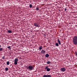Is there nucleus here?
I'll list each match as a JSON object with an SVG mask.
<instances>
[{
  "mask_svg": "<svg viewBox=\"0 0 77 77\" xmlns=\"http://www.w3.org/2000/svg\"><path fill=\"white\" fill-rule=\"evenodd\" d=\"M27 69H29L30 71H32L34 69V65L29 66L27 67Z\"/></svg>",
  "mask_w": 77,
  "mask_h": 77,
  "instance_id": "f257e3e1",
  "label": "nucleus"
},
{
  "mask_svg": "<svg viewBox=\"0 0 77 77\" xmlns=\"http://www.w3.org/2000/svg\"><path fill=\"white\" fill-rule=\"evenodd\" d=\"M73 42L75 45H77V36H75L73 38Z\"/></svg>",
  "mask_w": 77,
  "mask_h": 77,
  "instance_id": "f03ea898",
  "label": "nucleus"
},
{
  "mask_svg": "<svg viewBox=\"0 0 77 77\" xmlns=\"http://www.w3.org/2000/svg\"><path fill=\"white\" fill-rule=\"evenodd\" d=\"M18 58H15L14 60V64L15 65L18 64Z\"/></svg>",
  "mask_w": 77,
  "mask_h": 77,
  "instance_id": "7ed1b4c3",
  "label": "nucleus"
},
{
  "mask_svg": "<svg viewBox=\"0 0 77 77\" xmlns=\"http://www.w3.org/2000/svg\"><path fill=\"white\" fill-rule=\"evenodd\" d=\"M60 71H62V72H64V71H66V69L64 67L62 68H61Z\"/></svg>",
  "mask_w": 77,
  "mask_h": 77,
  "instance_id": "20e7f679",
  "label": "nucleus"
},
{
  "mask_svg": "<svg viewBox=\"0 0 77 77\" xmlns=\"http://www.w3.org/2000/svg\"><path fill=\"white\" fill-rule=\"evenodd\" d=\"M49 66H46L45 67V69L47 71H50V69L49 68H48Z\"/></svg>",
  "mask_w": 77,
  "mask_h": 77,
  "instance_id": "39448f33",
  "label": "nucleus"
},
{
  "mask_svg": "<svg viewBox=\"0 0 77 77\" xmlns=\"http://www.w3.org/2000/svg\"><path fill=\"white\" fill-rule=\"evenodd\" d=\"M43 77H51V75H44Z\"/></svg>",
  "mask_w": 77,
  "mask_h": 77,
  "instance_id": "423d86ee",
  "label": "nucleus"
},
{
  "mask_svg": "<svg viewBox=\"0 0 77 77\" xmlns=\"http://www.w3.org/2000/svg\"><path fill=\"white\" fill-rule=\"evenodd\" d=\"M34 25V26L38 27L40 26H39V25L36 23H35Z\"/></svg>",
  "mask_w": 77,
  "mask_h": 77,
  "instance_id": "0eeeda50",
  "label": "nucleus"
},
{
  "mask_svg": "<svg viewBox=\"0 0 77 77\" xmlns=\"http://www.w3.org/2000/svg\"><path fill=\"white\" fill-rule=\"evenodd\" d=\"M41 52L43 53V54H45V51L43 50H42Z\"/></svg>",
  "mask_w": 77,
  "mask_h": 77,
  "instance_id": "6e6552de",
  "label": "nucleus"
},
{
  "mask_svg": "<svg viewBox=\"0 0 77 77\" xmlns=\"http://www.w3.org/2000/svg\"><path fill=\"white\" fill-rule=\"evenodd\" d=\"M57 41V42H58L59 44L60 45L61 44V42H60V41L59 40V39H58Z\"/></svg>",
  "mask_w": 77,
  "mask_h": 77,
  "instance_id": "1a4fd4ad",
  "label": "nucleus"
},
{
  "mask_svg": "<svg viewBox=\"0 0 77 77\" xmlns=\"http://www.w3.org/2000/svg\"><path fill=\"white\" fill-rule=\"evenodd\" d=\"M42 49V46H40L39 47V48L38 49V50H41Z\"/></svg>",
  "mask_w": 77,
  "mask_h": 77,
  "instance_id": "9d476101",
  "label": "nucleus"
},
{
  "mask_svg": "<svg viewBox=\"0 0 77 77\" xmlns=\"http://www.w3.org/2000/svg\"><path fill=\"white\" fill-rule=\"evenodd\" d=\"M49 56V55L48 54H47L45 55V57H48Z\"/></svg>",
  "mask_w": 77,
  "mask_h": 77,
  "instance_id": "9b49d317",
  "label": "nucleus"
},
{
  "mask_svg": "<svg viewBox=\"0 0 77 77\" xmlns=\"http://www.w3.org/2000/svg\"><path fill=\"white\" fill-rule=\"evenodd\" d=\"M8 33H12V31L11 30H8Z\"/></svg>",
  "mask_w": 77,
  "mask_h": 77,
  "instance_id": "f8f14e48",
  "label": "nucleus"
},
{
  "mask_svg": "<svg viewBox=\"0 0 77 77\" xmlns=\"http://www.w3.org/2000/svg\"><path fill=\"white\" fill-rule=\"evenodd\" d=\"M3 48H0V51H3Z\"/></svg>",
  "mask_w": 77,
  "mask_h": 77,
  "instance_id": "ddd939ff",
  "label": "nucleus"
},
{
  "mask_svg": "<svg viewBox=\"0 0 77 77\" xmlns=\"http://www.w3.org/2000/svg\"><path fill=\"white\" fill-rule=\"evenodd\" d=\"M55 45H56L58 47L59 46V44H58V43H57L55 44Z\"/></svg>",
  "mask_w": 77,
  "mask_h": 77,
  "instance_id": "4468645a",
  "label": "nucleus"
},
{
  "mask_svg": "<svg viewBox=\"0 0 77 77\" xmlns=\"http://www.w3.org/2000/svg\"><path fill=\"white\" fill-rule=\"evenodd\" d=\"M9 69H8V67H6L5 68V71H8V70Z\"/></svg>",
  "mask_w": 77,
  "mask_h": 77,
  "instance_id": "2eb2a0df",
  "label": "nucleus"
},
{
  "mask_svg": "<svg viewBox=\"0 0 77 77\" xmlns=\"http://www.w3.org/2000/svg\"><path fill=\"white\" fill-rule=\"evenodd\" d=\"M51 63V62L50 61H48L47 62V64H50Z\"/></svg>",
  "mask_w": 77,
  "mask_h": 77,
  "instance_id": "dca6fc26",
  "label": "nucleus"
},
{
  "mask_svg": "<svg viewBox=\"0 0 77 77\" xmlns=\"http://www.w3.org/2000/svg\"><path fill=\"white\" fill-rule=\"evenodd\" d=\"M7 64L8 65H9V61H8L7 62Z\"/></svg>",
  "mask_w": 77,
  "mask_h": 77,
  "instance_id": "f3484780",
  "label": "nucleus"
},
{
  "mask_svg": "<svg viewBox=\"0 0 77 77\" xmlns=\"http://www.w3.org/2000/svg\"><path fill=\"white\" fill-rule=\"evenodd\" d=\"M32 6L31 4L29 5V7L30 8H31L32 7Z\"/></svg>",
  "mask_w": 77,
  "mask_h": 77,
  "instance_id": "a211bd4d",
  "label": "nucleus"
},
{
  "mask_svg": "<svg viewBox=\"0 0 77 77\" xmlns=\"http://www.w3.org/2000/svg\"><path fill=\"white\" fill-rule=\"evenodd\" d=\"M39 10V9L37 7L36 8V10Z\"/></svg>",
  "mask_w": 77,
  "mask_h": 77,
  "instance_id": "6ab92c4d",
  "label": "nucleus"
},
{
  "mask_svg": "<svg viewBox=\"0 0 77 77\" xmlns=\"http://www.w3.org/2000/svg\"><path fill=\"white\" fill-rule=\"evenodd\" d=\"M5 56H3V57H2V59H5Z\"/></svg>",
  "mask_w": 77,
  "mask_h": 77,
  "instance_id": "aec40b11",
  "label": "nucleus"
},
{
  "mask_svg": "<svg viewBox=\"0 0 77 77\" xmlns=\"http://www.w3.org/2000/svg\"><path fill=\"white\" fill-rule=\"evenodd\" d=\"M75 53L76 56H77V52L76 51H75Z\"/></svg>",
  "mask_w": 77,
  "mask_h": 77,
  "instance_id": "412c9836",
  "label": "nucleus"
},
{
  "mask_svg": "<svg viewBox=\"0 0 77 77\" xmlns=\"http://www.w3.org/2000/svg\"><path fill=\"white\" fill-rule=\"evenodd\" d=\"M8 49H11V46H8Z\"/></svg>",
  "mask_w": 77,
  "mask_h": 77,
  "instance_id": "4be33fe9",
  "label": "nucleus"
},
{
  "mask_svg": "<svg viewBox=\"0 0 77 77\" xmlns=\"http://www.w3.org/2000/svg\"><path fill=\"white\" fill-rule=\"evenodd\" d=\"M65 11H66V9L65 8Z\"/></svg>",
  "mask_w": 77,
  "mask_h": 77,
  "instance_id": "5701e85b",
  "label": "nucleus"
},
{
  "mask_svg": "<svg viewBox=\"0 0 77 77\" xmlns=\"http://www.w3.org/2000/svg\"><path fill=\"white\" fill-rule=\"evenodd\" d=\"M1 47V45H0V48Z\"/></svg>",
  "mask_w": 77,
  "mask_h": 77,
  "instance_id": "b1692460",
  "label": "nucleus"
}]
</instances>
